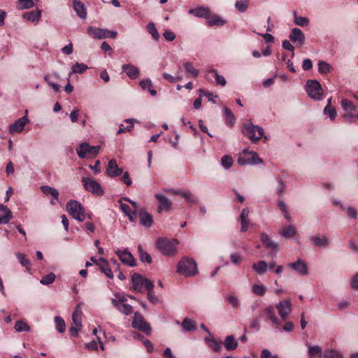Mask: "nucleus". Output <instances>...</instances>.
<instances>
[{
  "label": "nucleus",
  "instance_id": "1",
  "mask_svg": "<svg viewBox=\"0 0 358 358\" xmlns=\"http://www.w3.org/2000/svg\"><path fill=\"white\" fill-rule=\"evenodd\" d=\"M178 272L185 277L194 276L198 273L197 265L191 258L185 257L178 264Z\"/></svg>",
  "mask_w": 358,
  "mask_h": 358
},
{
  "label": "nucleus",
  "instance_id": "63",
  "mask_svg": "<svg viewBox=\"0 0 358 358\" xmlns=\"http://www.w3.org/2000/svg\"><path fill=\"white\" fill-rule=\"evenodd\" d=\"M227 300L232 305L233 307H234V308L240 307L241 304H240L238 299L236 296H235L234 295H230L227 298Z\"/></svg>",
  "mask_w": 358,
  "mask_h": 358
},
{
  "label": "nucleus",
  "instance_id": "10",
  "mask_svg": "<svg viewBox=\"0 0 358 358\" xmlns=\"http://www.w3.org/2000/svg\"><path fill=\"white\" fill-rule=\"evenodd\" d=\"M82 182L87 191L97 196H102L104 193L101 186L95 180L91 178H83Z\"/></svg>",
  "mask_w": 358,
  "mask_h": 358
},
{
  "label": "nucleus",
  "instance_id": "5",
  "mask_svg": "<svg viewBox=\"0 0 358 358\" xmlns=\"http://www.w3.org/2000/svg\"><path fill=\"white\" fill-rule=\"evenodd\" d=\"M113 305L122 313L128 315L133 313V307L127 303V297L120 294H115L112 299Z\"/></svg>",
  "mask_w": 358,
  "mask_h": 358
},
{
  "label": "nucleus",
  "instance_id": "64",
  "mask_svg": "<svg viewBox=\"0 0 358 358\" xmlns=\"http://www.w3.org/2000/svg\"><path fill=\"white\" fill-rule=\"evenodd\" d=\"M230 259L232 263L238 264L241 262L243 257L238 253H233L230 255Z\"/></svg>",
  "mask_w": 358,
  "mask_h": 358
},
{
  "label": "nucleus",
  "instance_id": "58",
  "mask_svg": "<svg viewBox=\"0 0 358 358\" xmlns=\"http://www.w3.org/2000/svg\"><path fill=\"white\" fill-rule=\"evenodd\" d=\"M324 113L328 115L331 120H334L336 116L335 108L331 106H327L324 109Z\"/></svg>",
  "mask_w": 358,
  "mask_h": 358
},
{
  "label": "nucleus",
  "instance_id": "14",
  "mask_svg": "<svg viewBox=\"0 0 358 358\" xmlns=\"http://www.w3.org/2000/svg\"><path fill=\"white\" fill-rule=\"evenodd\" d=\"M278 314L282 320H285L292 310V305L290 299H285L276 304Z\"/></svg>",
  "mask_w": 358,
  "mask_h": 358
},
{
  "label": "nucleus",
  "instance_id": "43",
  "mask_svg": "<svg viewBox=\"0 0 358 358\" xmlns=\"http://www.w3.org/2000/svg\"><path fill=\"white\" fill-rule=\"evenodd\" d=\"M224 114L225 116L226 123L229 127H233L235 122V117L231 110L227 107L224 108Z\"/></svg>",
  "mask_w": 358,
  "mask_h": 358
},
{
  "label": "nucleus",
  "instance_id": "49",
  "mask_svg": "<svg viewBox=\"0 0 358 358\" xmlns=\"http://www.w3.org/2000/svg\"><path fill=\"white\" fill-rule=\"evenodd\" d=\"M134 122H136V120L134 119H127L125 120V122L128 124V125L127 127H124V124H120V127H119V129L117 131V134H120L122 132H124V131H129L131 130V129L134 127Z\"/></svg>",
  "mask_w": 358,
  "mask_h": 358
},
{
  "label": "nucleus",
  "instance_id": "24",
  "mask_svg": "<svg viewBox=\"0 0 358 358\" xmlns=\"http://www.w3.org/2000/svg\"><path fill=\"white\" fill-rule=\"evenodd\" d=\"M122 69L131 79H136L140 75L139 69L131 64L122 65Z\"/></svg>",
  "mask_w": 358,
  "mask_h": 358
},
{
  "label": "nucleus",
  "instance_id": "20",
  "mask_svg": "<svg viewBox=\"0 0 358 358\" xmlns=\"http://www.w3.org/2000/svg\"><path fill=\"white\" fill-rule=\"evenodd\" d=\"M155 198L160 203L157 208L159 213H161L163 210L167 211L171 210L172 207V203L167 197L160 194H156Z\"/></svg>",
  "mask_w": 358,
  "mask_h": 358
},
{
  "label": "nucleus",
  "instance_id": "34",
  "mask_svg": "<svg viewBox=\"0 0 358 358\" xmlns=\"http://www.w3.org/2000/svg\"><path fill=\"white\" fill-rule=\"evenodd\" d=\"M252 267L253 270L259 275H264L268 270V264L264 260H260L257 263H254Z\"/></svg>",
  "mask_w": 358,
  "mask_h": 358
},
{
  "label": "nucleus",
  "instance_id": "52",
  "mask_svg": "<svg viewBox=\"0 0 358 358\" xmlns=\"http://www.w3.org/2000/svg\"><path fill=\"white\" fill-rule=\"evenodd\" d=\"M88 69V66L83 64L77 62L72 66V71L71 73H82Z\"/></svg>",
  "mask_w": 358,
  "mask_h": 358
},
{
  "label": "nucleus",
  "instance_id": "19",
  "mask_svg": "<svg viewBox=\"0 0 358 358\" xmlns=\"http://www.w3.org/2000/svg\"><path fill=\"white\" fill-rule=\"evenodd\" d=\"M289 38L293 43H295L299 45H303L306 39L304 34L298 28H294L292 29Z\"/></svg>",
  "mask_w": 358,
  "mask_h": 358
},
{
  "label": "nucleus",
  "instance_id": "28",
  "mask_svg": "<svg viewBox=\"0 0 358 358\" xmlns=\"http://www.w3.org/2000/svg\"><path fill=\"white\" fill-rule=\"evenodd\" d=\"M248 216H249V209L248 208H243L240 215L241 225V231H246L248 229V226H249Z\"/></svg>",
  "mask_w": 358,
  "mask_h": 358
},
{
  "label": "nucleus",
  "instance_id": "38",
  "mask_svg": "<svg viewBox=\"0 0 358 358\" xmlns=\"http://www.w3.org/2000/svg\"><path fill=\"white\" fill-rule=\"evenodd\" d=\"M309 358H321L322 356V348L318 345H310L308 347Z\"/></svg>",
  "mask_w": 358,
  "mask_h": 358
},
{
  "label": "nucleus",
  "instance_id": "32",
  "mask_svg": "<svg viewBox=\"0 0 358 358\" xmlns=\"http://www.w3.org/2000/svg\"><path fill=\"white\" fill-rule=\"evenodd\" d=\"M100 263L99 264V268L104 273V274L109 278H113V274L110 267L108 266V262L104 258L99 259Z\"/></svg>",
  "mask_w": 358,
  "mask_h": 358
},
{
  "label": "nucleus",
  "instance_id": "53",
  "mask_svg": "<svg viewBox=\"0 0 358 358\" xmlns=\"http://www.w3.org/2000/svg\"><path fill=\"white\" fill-rule=\"evenodd\" d=\"M181 196L189 203L192 204H194L197 202V199L194 196V194L189 191L186 190L181 193Z\"/></svg>",
  "mask_w": 358,
  "mask_h": 358
},
{
  "label": "nucleus",
  "instance_id": "26",
  "mask_svg": "<svg viewBox=\"0 0 358 358\" xmlns=\"http://www.w3.org/2000/svg\"><path fill=\"white\" fill-rule=\"evenodd\" d=\"M189 13L194 15L197 17L207 18L208 14H210V9L208 7L200 6L189 10Z\"/></svg>",
  "mask_w": 358,
  "mask_h": 358
},
{
  "label": "nucleus",
  "instance_id": "40",
  "mask_svg": "<svg viewBox=\"0 0 358 358\" xmlns=\"http://www.w3.org/2000/svg\"><path fill=\"white\" fill-rule=\"evenodd\" d=\"M312 240L318 247H326L329 243L328 238L325 236H315L312 237Z\"/></svg>",
  "mask_w": 358,
  "mask_h": 358
},
{
  "label": "nucleus",
  "instance_id": "16",
  "mask_svg": "<svg viewBox=\"0 0 358 358\" xmlns=\"http://www.w3.org/2000/svg\"><path fill=\"white\" fill-rule=\"evenodd\" d=\"M41 189L46 196H51L52 197L50 200L52 205H56L59 202V192L57 189L48 185H42Z\"/></svg>",
  "mask_w": 358,
  "mask_h": 358
},
{
  "label": "nucleus",
  "instance_id": "35",
  "mask_svg": "<svg viewBox=\"0 0 358 358\" xmlns=\"http://www.w3.org/2000/svg\"><path fill=\"white\" fill-rule=\"evenodd\" d=\"M261 241L266 248L274 250L278 248V243L273 241L268 236L264 233L261 234Z\"/></svg>",
  "mask_w": 358,
  "mask_h": 358
},
{
  "label": "nucleus",
  "instance_id": "15",
  "mask_svg": "<svg viewBox=\"0 0 358 358\" xmlns=\"http://www.w3.org/2000/svg\"><path fill=\"white\" fill-rule=\"evenodd\" d=\"M120 260L126 265L134 266L135 265V259L133 255L129 252L127 249L123 250H118L116 251Z\"/></svg>",
  "mask_w": 358,
  "mask_h": 358
},
{
  "label": "nucleus",
  "instance_id": "4",
  "mask_svg": "<svg viewBox=\"0 0 358 358\" xmlns=\"http://www.w3.org/2000/svg\"><path fill=\"white\" fill-rule=\"evenodd\" d=\"M131 283L134 289L138 292H142L144 289H153L154 288V284L151 280L138 273H134L131 276Z\"/></svg>",
  "mask_w": 358,
  "mask_h": 358
},
{
  "label": "nucleus",
  "instance_id": "22",
  "mask_svg": "<svg viewBox=\"0 0 358 358\" xmlns=\"http://www.w3.org/2000/svg\"><path fill=\"white\" fill-rule=\"evenodd\" d=\"M138 213L140 223L144 227L150 228L153 223L152 215L147 212L145 209H141Z\"/></svg>",
  "mask_w": 358,
  "mask_h": 358
},
{
  "label": "nucleus",
  "instance_id": "50",
  "mask_svg": "<svg viewBox=\"0 0 358 358\" xmlns=\"http://www.w3.org/2000/svg\"><path fill=\"white\" fill-rule=\"evenodd\" d=\"M55 322L56 326V329L59 333H63L66 329V324L64 320L59 316L55 317Z\"/></svg>",
  "mask_w": 358,
  "mask_h": 358
},
{
  "label": "nucleus",
  "instance_id": "42",
  "mask_svg": "<svg viewBox=\"0 0 358 358\" xmlns=\"http://www.w3.org/2000/svg\"><path fill=\"white\" fill-rule=\"evenodd\" d=\"M296 233L295 227L293 225H289L280 231V234L286 238L294 236Z\"/></svg>",
  "mask_w": 358,
  "mask_h": 358
},
{
  "label": "nucleus",
  "instance_id": "27",
  "mask_svg": "<svg viewBox=\"0 0 358 358\" xmlns=\"http://www.w3.org/2000/svg\"><path fill=\"white\" fill-rule=\"evenodd\" d=\"M73 7L75 12L80 19H85L87 17L86 8L83 3L78 0H73Z\"/></svg>",
  "mask_w": 358,
  "mask_h": 358
},
{
  "label": "nucleus",
  "instance_id": "61",
  "mask_svg": "<svg viewBox=\"0 0 358 358\" xmlns=\"http://www.w3.org/2000/svg\"><path fill=\"white\" fill-rule=\"evenodd\" d=\"M148 291L147 294L148 299L152 303H156L158 302V297L154 294L153 289H147Z\"/></svg>",
  "mask_w": 358,
  "mask_h": 358
},
{
  "label": "nucleus",
  "instance_id": "59",
  "mask_svg": "<svg viewBox=\"0 0 358 358\" xmlns=\"http://www.w3.org/2000/svg\"><path fill=\"white\" fill-rule=\"evenodd\" d=\"M208 345L216 352H220L222 348L221 343L218 342L215 339L211 340L210 343Z\"/></svg>",
  "mask_w": 358,
  "mask_h": 358
},
{
  "label": "nucleus",
  "instance_id": "54",
  "mask_svg": "<svg viewBox=\"0 0 358 358\" xmlns=\"http://www.w3.org/2000/svg\"><path fill=\"white\" fill-rule=\"evenodd\" d=\"M10 131L11 133L22 131V117L19 118L14 124L10 126Z\"/></svg>",
  "mask_w": 358,
  "mask_h": 358
},
{
  "label": "nucleus",
  "instance_id": "60",
  "mask_svg": "<svg viewBox=\"0 0 358 358\" xmlns=\"http://www.w3.org/2000/svg\"><path fill=\"white\" fill-rule=\"evenodd\" d=\"M163 77L165 80H168L169 82H170L171 83H174L177 82L178 80H182L181 76L174 77L167 73H164L163 74Z\"/></svg>",
  "mask_w": 358,
  "mask_h": 358
},
{
  "label": "nucleus",
  "instance_id": "45",
  "mask_svg": "<svg viewBox=\"0 0 358 358\" xmlns=\"http://www.w3.org/2000/svg\"><path fill=\"white\" fill-rule=\"evenodd\" d=\"M148 31L151 34L153 39L158 41L160 38V35L153 22H149L146 26Z\"/></svg>",
  "mask_w": 358,
  "mask_h": 358
},
{
  "label": "nucleus",
  "instance_id": "36",
  "mask_svg": "<svg viewBox=\"0 0 358 358\" xmlns=\"http://www.w3.org/2000/svg\"><path fill=\"white\" fill-rule=\"evenodd\" d=\"M181 327L185 332L195 331L197 329L196 322L189 318H185L181 323Z\"/></svg>",
  "mask_w": 358,
  "mask_h": 358
},
{
  "label": "nucleus",
  "instance_id": "37",
  "mask_svg": "<svg viewBox=\"0 0 358 358\" xmlns=\"http://www.w3.org/2000/svg\"><path fill=\"white\" fill-rule=\"evenodd\" d=\"M210 75H212L215 78L217 85H220L221 86L226 85L227 82L225 78H224V76L219 75L215 69L208 70L207 72V78H208Z\"/></svg>",
  "mask_w": 358,
  "mask_h": 358
},
{
  "label": "nucleus",
  "instance_id": "51",
  "mask_svg": "<svg viewBox=\"0 0 358 358\" xmlns=\"http://www.w3.org/2000/svg\"><path fill=\"white\" fill-rule=\"evenodd\" d=\"M323 358H343V355L338 351L332 349H327L324 354Z\"/></svg>",
  "mask_w": 358,
  "mask_h": 358
},
{
  "label": "nucleus",
  "instance_id": "29",
  "mask_svg": "<svg viewBox=\"0 0 358 358\" xmlns=\"http://www.w3.org/2000/svg\"><path fill=\"white\" fill-rule=\"evenodd\" d=\"M206 22L208 26H222L225 24V21L222 20L219 15H211L210 13L208 14V16L206 18Z\"/></svg>",
  "mask_w": 358,
  "mask_h": 358
},
{
  "label": "nucleus",
  "instance_id": "17",
  "mask_svg": "<svg viewBox=\"0 0 358 358\" xmlns=\"http://www.w3.org/2000/svg\"><path fill=\"white\" fill-rule=\"evenodd\" d=\"M288 266L301 275H306L308 273L307 264L301 259L289 264Z\"/></svg>",
  "mask_w": 358,
  "mask_h": 358
},
{
  "label": "nucleus",
  "instance_id": "11",
  "mask_svg": "<svg viewBox=\"0 0 358 358\" xmlns=\"http://www.w3.org/2000/svg\"><path fill=\"white\" fill-rule=\"evenodd\" d=\"M100 146H91L87 143H82L76 149V152L79 158L83 159L87 155L96 156L100 150Z\"/></svg>",
  "mask_w": 358,
  "mask_h": 358
},
{
  "label": "nucleus",
  "instance_id": "41",
  "mask_svg": "<svg viewBox=\"0 0 358 358\" xmlns=\"http://www.w3.org/2000/svg\"><path fill=\"white\" fill-rule=\"evenodd\" d=\"M266 290V287L262 284H254L252 287V293L257 296H264Z\"/></svg>",
  "mask_w": 358,
  "mask_h": 358
},
{
  "label": "nucleus",
  "instance_id": "57",
  "mask_svg": "<svg viewBox=\"0 0 358 358\" xmlns=\"http://www.w3.org/2000/svg\"><path fill=\"white\" fill-rule=\"evenodd\" d=\"M249 0H240L236 1L235 4L236 8L241 13L245 12L248 6Z\"/></svg>",
  "mask_w": 358,
  "mask_h": 358
},
{
  "label": "nucleus",
  "instance_id": "31",
  "mask_svg": "<svg viewBox=\"0 0 358 358\" xmlns=\"http://www.w3.org/2000/svg\"><path fill=\"white\" fill-rule=\"evenodd\" d=\"M224 348L227 350L234 351L238 347V341L233 335L227 336L223 343Z\"/></svg>",
  "mask_w": 358,
  "mask_h": 358
},
{
  "label": "nucleus",
  "instance_id": "7",
  "mask_svg": "<svg viewBox=\"0 0 358 358\" xmlns=\"http://www.w3.org/2000/svg\"><path fill=\"white\" fill-rule=\"evenodd\" d=\"M237 162L241 166H245L262 164L263 162L256 152L245 149L239 155Z\"/></svg>",
  "mask_w": 358,
  "mask_h": 358
},
{
  "label": "nucleus",
  "instance_id": "47",
  "mask_svg": "<svg viewBox=\"0 0 358 358\" xmlns=\"http://www.w3.org/2000/svg\"><path fill=\"white\" fill-rule=\"evenodd\" d=\"M294 23L301 27H307L309 24V20L306 17L297 16L296 12H294Z\"/></svg>",
  "mask_w": 358,
  "mask_h": 358
},
{
  "label": "nucleus",
  "instance_id": "39",
  "mask_svg": "<svg viewBox=\"0 0 358 358\" xmlns=\"http://www.w3.org/2000/svg\"><path fill=\"white\" fill-rule=\"evenodd\" d=\"M140 85L143 90H148L152 96L157 94V91L152 88V83L150 79L142 80Z\"/></svg>",
  "mask_w": 358,
  "mask_h": 358
},
{
  "label": "nucleus",
  "instance_id": "62",
  "mask_svg": "<svg viewBox=\"0 0 358 358\" xmlns=\"http://www.w3.org/2000/svg\"><path fill=\"white\" fill-rule=\"evenodd\" d=\"M261 358H278L277 355H273L268 349H264L261 352Z\"/></svg>",
  "mask_w": 358,
  "mask_h": 358
},
{
  "label": "nucleus",
  "instance_id": "30",
  "mask_svg": "<svg viewBox=\"0 0 358 358\" xmlns=\"http://www.w3.org/2000/svg\"><path fill=\"white\" fill-rule=\"evenodd\" d=\"M10 217V210L6 206L0 204V224L8 223Z\"/></svg>",
  "mask_w": 358,
  "mask_h": 358
},
{
  "label": "nucleus",
  "instance_id": "46",
  "mask_svg": "<svg viewBox=\"0 0 358 358\" xmlns=\"http://www.w3.org/2000/svg\"><path fill=\"white\" fill-rule=\"evenodd\" d=\"M138 251L139 253L140 259L143 262H147L148 264L152 263V259L151 256L147 252L143 251L141 245L138 246Z\"/></svg>",
  "mask_w": 358,
  "mask_h": 358
},
{
  "label": "nucleus",
  "instance_id": "25",
  "mask_svg": "<svg viewBox=\"0 0 358 358\" xmlns=\"http://www.w3.org/2000/svg\"><path fill=\"white\" fill-rule=\"evenodd\" d=\"M264 313L267 316L268 319L270 320L272 324L278 329L280 325L279 319L276 317L275 313V309L273 307L269 306L264 309Z\"/></svg>",
  "mask_w": 358,
  "mask_h": 358
},
{
  "label": "nucleus",
  "instance_id": "13",
  "mask_svg": "<svg viewBox=\"0 0 358 358\" xmlns=\"http://www.w3.org/2000/svg\"><path fill=\"white\" fill-rule=\"evenodd\" d=\"M341 106L345 112L344 117L350 118L351 122H353L354 119H358V111L351 101L346 99H342Z\"/></svg>",
  "mask_w": 358,
  "mask_h": 358
},
{
  "label": "nucleus",
  "instance_id": "33",
  "mask_svg": "<svg viewBox=\"0 0 358 358\" xmlns=\"http://www.w3.org/2000/svg\"><path fill=\"white\" fill-rule=\"evenodd\" d=\"M123 200L124 199H122V198H121L118 201V203H120V209L125 214V215H127L128 217L129 220L131 222H134V219L136 217V212H134V211L131 212L130 210L129 206L127 204L122 203Z\"/></svg>",
  "mask_w": 358,
  "mask_h": 358
},
{
  "label": "nucleus",
  "instance_id": "9",
  "mask_svg": "<svg viewBox=\"0 0 358 358\" xmlns=\"http://www.w3.org/2000/svg\"><path fill=\"white\" fill-rule=\"evenodd\" d=\"M306 91L308 96L314 99L320 100L322 94V88L317 80H308L306 85Z\"/></svg>",
  "mask_w": 358,
  "mask_h": 358
},
{
  "label": "nucleus",
  "instance_id": "21",
  "mask_svg": "<svg viewBox=\"0 0 358 358\" xmlns=\"http://www.w3.org/2000/svg\"><path fill=\"white\" fill-rule=\"evenodd\" d=\"M87 34L93 38L102 39L106 38V33H108L106 29L89 27L87 29Z\"/></svg>",
  "mask_w": 358,
  "mask_h": 358
},
{
  "label": "nucleus",
  "instance_id": "12",
  "mask_svg": "<svg viewBox=\"0 0 358 358\" xmlns=\"http://www.w3.org/2000/svg\"><path fill=\"white\" fill-rule=\"evenodd\" d=\"M132 326L134 328L139 329L146 334L151 333L150 324L145 320L143 316L138 312L134 313Z\"/></svg>",
  "mask_w": 358,
  "mask_h": 358
},
{
  "label": "nucleus",
  "instance_id": "6",
  "mask_svg": "<svg viewBox=\"0 0 358 358\" xmlns=\"http://www.w3.org/2000/svg\"><path fill=\"white\" fill-rule=\"evenodd\" d=\"M242 132L252 141L256 142L263 136L264 129L251 122H248L243 126Z\"/></svg>",
  "mask_w": 358,
  "mask_h": 358
},
{
  "label": "nucleus",
  "instance_id": "48",
  "mask_svg": "<svg viewBox=\"0 0 358 358\" xmlns=\"http://www.w3.org/2000/svg\"><path fill=\"white\" fill-rule=\"evenodd\" d=\"M184 67L187 73L191 75L192 77L196 78L199 75V71L196 69L192 62H187L184 64Z\"/></svg>",
  "mask_w": 358,
  "mask_h": 358
},
{
  "label": "nucleus",
  "instance_id": "2",
  "mask_svg": "<svg viewBox=\"0 0 358 358\" xmlns=\"http://www.w3.org/2000/svg\"><path fill=\"white\" fill-rule=\"evenodd\" d=\"M157 249L166 256L173 255L177 252L178 242L176 239L169 240L166 238H159L157 243Z\"/></svg>",
  "mask_w": 358,
  "mask_h": 358
},
{
  "label": "nucleus",
  "instance_id": "56",
  "mask_svg": "<svg viewBox=\"0 0 358 358\" xmlns=\"http://www.w3.org/2000/svg\"><path fill=\"white\" fill-rule=\"evenodd\" d=\"M222 165L225 169H228L231 168L234 163L233 158L229 155H224L221 159Z\"/></svg>",
  "mask_w": 358,
  "mask_h": 358
},
{
  "label": "nucleus",
  "instance_id": "44",
  "mask_svg": "<svg viewBox=\"0 0 358 358\" xmlns=\"http://www.w3.org/2000/svg\"><path fill=\"white\" fill-rule=\"evenodd\" d=\"M332 66L324 61H320L318 63V71L320 73L327 74L332 71Z\"/></svg>",
  "mask_w": 358,
  "mask_h": 358
},
{
  "label": "nucleus",
  "instance_id": "55",
  "mask_svg": "<svg viewBox=\"0 0 358 358\" xmlns=\"http://www.w3.org/2000/svg\"><path fill=\"white\" fill-rule=\"evenodd\" d=\"M55 280V275L53 273H50L45 275L40 280V282L44 285H48L52 283Z\"/></svg>",
  "mask_w": 358,
  "mask_h": 358
},
{
  "label": "nucleus",
  "instance_id": "18",
  "mask_svg": "<svg viewBox=\"0 0 358 358\" xmlns=\"http://www.w3.org/2000/svg\"><path fill=\"white\" fill-rule=\"evenodd\" d=\"M122 169L119 168L115 159H111L108 162L106 167V173L110 178H115L122 173Z\"/></svg>",
  "mask_w": 358,
  "mask_h": 358
},
{
  "label": "nucleus",
  "instance_id": "8",
  "mask_svg": "<svg viewBox=\"0 0 358 358\" xmlns=\"http://www.w3.org/2000/svg\"><path fill=\"white\" fill-rule=\"evenodd\" d=\"M82 310L80 305H78L72 314V324L69 328V333L71 336H77L79 331L81 329L82 323Z\"/></svg>",
  "mask_w": 358,
  "mask_h": 358
},
{
  "label": "nucleus",
  "instance_id": "3",
  "mask_svg": "<svg viewBox=\"0 0 358 358\" xmlns=\"http://www.w3.org/2000/svg\"><path fill=\"white\" fill-rule=\"evenodd\" d=\"M66 209L74 219L80 222H83L85 220V211L80 202L71 200L67 202Z\"/></svg>",
  "mask_w": 358,
  "mask_h": 358
},
{
  "label": "nucleus",
  "instance_id": "23",
  "mask_svg": "<svg viewBox=\"0 0 358 358\" xmlns=\"http://www.w3.org/2000/svg\"><path fill=\"white\" fill-rule=\"evenodd\" d=\"M41 14L42 10L38 8L31 11L24 12V19L32 23L36 24L40 20Z\"/></svg>",
  "mask_w": 358,
  "mask_h": 358
}]
</instances>
